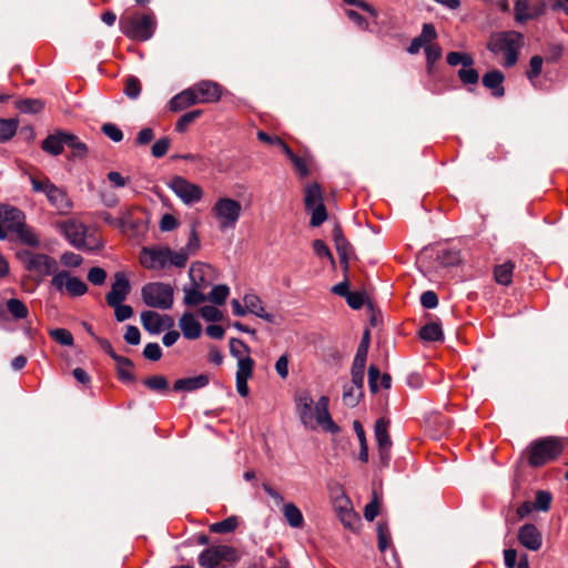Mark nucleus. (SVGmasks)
Returning a JSON list of instances; mask_svg holds the SVG:
<instances>
[{
  "instance_id": "obj_58",
  "label": "nucleus",
  "mask_w": 568,
  "mask_h": 568,
  "mask_svg": "<svg viewBox=\"0 0 568 568\" xmlns=\"http://www.w3.org/2000/svg\"><path fill=\"white\" fill-rule=\"evenodd\" d=\"M200 247V239L196 234L195 229H192L189 242L185 245V247H182L178 252H184L186 254V261L189 260L190 255L194 254Z\"/></svg>"
},
{
  "instance_id": "obj_34",
  "label": "nucleus",
  "mask_w": 568,
  "mask_h": 568,
  "mask_svg": "<svg viewBox=\"0 0 568 568\" xmlns=\"http://www.w3.org/2000/svg\"><path fill=\"white\" fill-rule=\"evenodd\" d=\"M276 143L282 148L285 155L291 160L296 172L303 178L306 176L308 174V166L305 159L296 155L282 139H276Z\"/></svg>"
},
{
  "instance_id": "obj_55",
  "label": "nucleus",
  "mask_w": 568,
  "mask_h": 568,
  "mask_svg": "<svg viewBox=\"0 0 568 568\" xmlns=\"http://www.w3.org/2000/svg\"><path fill=\"white\" fill-rule=\"evenodd\" d=\"M132 367H133V363L130 358H129V364L116 363V371H118L119 379L124 383L133 382L134 375L131 372Z\"/></svg>"
},
{
  "instance_id": "obj_40",
  "label": "nucleus",
  "mask_w": 568,
  "mask_h": 568,
  "mask_svg": "<svg viewBox=\"0 0 568 568\" xmlns=\"http://www.w3.org/2000/svg\"><path fill=\"white\" fill-rule=\"evenodd\" d=\"M419 337L427 342H438L443 339V331L439 324L429 323L419 331Z\"/></svg>"
},
{
  "instance_id": "obj_46",
  "label": "nucleus",
  "mask_w": 568,
  "mask_h": 568,
  "mask_svg": "<svg viewBox=\"0 0 568 568\" xmlns=\"http://www.w3.org/2000/svg\"><path fill=\"white\" fill-rule=\"evenodd\" d=\"M230 294V288L226 285H215L212 287L210 294L206 296V301H211L214 304L222 305L225 303Z\"/></svg>"
},
{
  "instance_id": "obj_10",
  "label": "nucleus",
  "mask_w": 568,
  "mask_h": 568,
  "mask_svg": "<svg viewBox=\"0 0 568 568\" xmlns=\"http://www.w3.org/2000/svg\"><path fill=\"white\" fill-rule=\"evenodd\" d=\"M59 227L69 243L78 250H94L99 247V243L88 241L87 226L78 220L70 219L59 224Z\"/></svg>"
},
{
  "instance_id": "obj_64",
  "label": "nucleus",
  "mask_w": 568,
  "mask_h": 568,
  "mask_svg": "<svg viewBox=\"0 0 568 568\" xmlns=\"http://www.w3.org/2000/svg\"><path fill=\"white\" fill-rule=\"evenodd\" d=\"M61 263L67 267H79L83 258L81 255L73 252H64L60 258Z\"/></svg>"
},
{
  "instance_id": "obj_19",
  "label": "nucleus",
  "mask_w": 568,
  "mask_h": 568,
  "mask_svg": "<svg viewBox=\"0 0 568 568\" xmlns=\"http://www.w3.org/2000/svg\"><path fill=\"white\" fill-rule=\"evenodd\" d=\"M24 222L26 215L21 210L0 204V225L7 233H14Z\"/></svg>"
},
{
  "instance_id": "obj_53",
  "label": "nucleus",
  "mask_w": 568,
  "mask_h": 568,
  "mask_svg": "<svg viewBox=\"0 0 568 568\" xmlns=\"http://www.w3.org/2000/svg\"><path fill=\"white\" fill-rule=\"evenodd\" d=\"M50 336L59 344L71 346L73 345V336L65 328H54L50 331Z\"/></svg>"
},
{
  "instance_id": "obj_59",
  "label": "nucleus",
  "mask_w": 568,
  "mask_h": 568,
  "mask_svg": "<svg viewBox=\"0 0 568 568\" xmlns=\"http://www.w3.org/2000/svg\"><path fill=\"white\" fill-rule=\"evenodd\" d=\"M542 58L534 55L529 61V70L527 71V78L534 82V80L540 74L542 68Z\"/></svg>"
},
{
  "instance_id": "obj_18",
  "label": "nucleus",
  "mask_w": 568,
  "mask_h": 568,
  "mask_svg": "<svg viewBox=\"0 0 568 568\" xmlns=\"http://www.w3.org/2000/svg\"><path fill=\"white\" fill-rule=\"evenodd\" d=\"M369 332L365 331L362 342L357 348L353 365H352V381L354 384L364 383V372L366 358L368 353Z\"/></svg>"
},
{
  "instance_id": "obj_63",
  "label": "nucleus",
  "mask_w": 568,
  "mask_h": 568,
  "mask_svg": "<svg viewBox=\"0 0 568 568\" xmlns=\"http://www.w3.org/2000/svg\"><path fill=\"white\" fill-rule=\"evenodd\" d=\"M101 130L113 142H120L123 139L122 131L113 123H104Z\"/></svg>"
},
{
  "instance_id": "obj_24",
  "label": "nucleus",
  "mask_w": 568,
  "mask_h": 568,
  "mask_svg": "<svg viewBox=\"0 0 568 568\" xmlns=\"http://www.w3.org/2000/svg\"><path fill=\"white\" fill-rule=\"evenodd\" d=\"M437 38V32L432 23H425L422 29V33L414 38L407 48L408 53L416 54L423 47L430 44L433 40Z\"/></svg>"
},
{
  "instance_id": "obj_38",
  "label": "nucleus",
  "mask_w": 568,
  "mask_h": 568,
  "mask_svg": "<svg viewBox=\"0 0 568 568\" xmlns=\"http://www.w3.org/2000/svg\"><path fill=\"white\" fill-rule=\"evenodd\" d=\"M203 288L194 286L192 284L183 287L184 292V304L187 306H195L206 301V295Z\"/></svg>"
},
{
  "instance_id": "obj_1",
  "label": "nucleus",
  "mask_w": 568,
  "mask_h": 568,
  "mask_svg": "<svg viewBox=\"0 0 568 568\" xmlns=\"http://www.w3.org/2000/svg\"><path fill=\"white\" fill-rule=\"evenodd\" d=\"M294 400L301 423L305 427L314 429L315 425H320L328 433H338L339 427L328 412L329 399L327 396H321L314 407L313 397L307 390L297 392Z\"/></svg>"
},
{
  "instance_id": "obj_42",
  "label": "nucleus",
  "mask_w": 568,
  "mask_h": 568,
  "mask_svg": "<svg viewBox=\"0 0 568 568\" xmlns=\"http://www.w3.org/2000/svg\"><path fill=\"white\" fill-rule=\"evenodd\" d=\"M446 61L450 67H457L459 64H462L463 67L474 65V59L467 52L452 51L447 53Z\"/></svg>"
},
{
  "instance_id": "obj_51",
  "label": "nucleus",
  "mask_w": 568,
  "mask_h": 568,
  "mask_svg": "<svg viewBox=\"0 0 568 568\" xmlns=\"http://www.w3.org/2000/svg\"><path fill=\"white\" fill-rule=\"evenodd\" d=\"M552 496L549 491L538 490L534 504L535 510L547 511L550 508Z\"/></svg>"
},
{
  "instance_id": "obj_30",
  "label": "nucleus",
  "mask_w": 568,
  "mask_h": 568,
  "mask_svg": "<svg viewBox=\"0 0 568 568\" xmlns=\"http://www.w3.org/2000/svg\"><path fill=\"white\" fill-rule=\"evenodd\" d=\"M333 239L335 243V248L341 260V264L344 265V270L348 268V256L351 254V245L346 237L343 235L342 229L339 226H335L333 230Z\"/></svg>"
},
{
  "instance_id": "obj_29",
  "label": "nucleus",
  "mask_w": 568,
  "mask_h": 568,
  "mask_svg": "<svg viewBox=\"0 0 568 568\" xmlns=\"http://www.w3.org/2000/svg\"><path fill=\"white\" fill-rule=\"evenodd\" d=\"M67 132L57 131L49 134L42 142V150L51 155H59L62 153L67 141Z\"/></svg>"
},
{
  "instance_id": "obj_56",
  "label": "nucleus",
  "mask_w": 568,
  "mask_h": 568,
  "mask_svg": "<svg viewBox=\"0 0 568 568\" xmlns=\"http://www.w3.org/2000/svg\"><path fill=\"white\" fill-rule=\"evenodd\" d=\"M426 63L435 64L442 58L443 51L438 43H430L425 47Z\"/></svg>"
},
{
  "instance_id": "obj_44",
  "label": "nucleus",
  "mask_w": 568,
  "mask_h": 568,
  "mask_svg": "<svg viewBox=\"0 0 568 568\" xmlns=\"http://www.w3.org/2000/svg\"><path fill=\"white\" fill-rule=\"evenodd\" d=\"M7 310L14 320H23L28 316L29 311L23 302L18 298L7 301Z\"/></svg>"
},
{
  "instance_id": "obj_8",
  "label": "nucleus",
  "mask_w": 568,
  "mask_h": 568,
  "mask_svg": "<svg viewBox=\"0 0 568 568\" xmlns=\"http://www.w3.org/2000/svg\"><path fill=\"white\" fill-rule=\"evenodd\" d=\"M242 214V205L231 197H220L212 206V215L220 231L232 230L236 226Z\"/></svg>"
},
{
  "instance_id": "obj_37",
  "label": "nucleus",
  "mask_w": 568,
  "mask_h": 568,
  "mask_svg": "<svg viewBox=\"0 0 568 568\" xmlns=\"http://www.w3.org/2000/svg\"><path fill=\"white\" fill-rule=\"evenodd\" d=\"M515 264L510 261L495 266L494 276L498 284L508 286L513 282Z\"/></svg>"
},
{
  "instance_id": "obj_47",
  "label": "nucleus",
  "mask_w": 568,
  "mask_h": 568,
  "mask_svg": "<svg viewBox=\"0 0 568 568\" xmlns=\"http://www.w3.org/2000/svg\"><path fill=\"white\" fill-rule=\"evenodd\" d=\"M65 138H67L65 144H67V146H69L72 150L73 156H75V158L85 156V154L88 152V148L83 142H81L78 139V136H75L74 134L68 133Z\"/></svg>"
},
{
  "instance_id": "obj_13",
  "label": "nucleus",
  "mask_w": 568,
  "mask_h": 568,
  "mask_svg": "<svg viewBox=\"0 0 568 568\" xmlns=\"http://www.w3.org/2000/svg\"><path fill=\"white\" fill-rule=\"evenodd\" d=\"M168 186L186 205L200 202L204 194L200 185L179 175L173 176Z\"/></svg>"
},
{
  "instance_id": "obj_22",
  "label": "nucleus",
  "mask_w": 568,
  "mask_h": 568,
  "mask_svg": "<svg viewBox=\"0 0 568 568\" xmlns=\"http://www.w3.org/2000/svg\"><path fill=\"white\" fill-rule=\"evenodd\" d=\"M212 267L205 263L195 262L189 270L190 284L206 290L211 284L210 274Z\"/></svg>"
},
{
  "instance_id": "obj_20",
  "label": "nucleus",
  "mask_w": 568,
  "mask_h": 568,
  "mask_svg": "<svg viewBox=\"0 0 568 568\" xmlns=\"http://www.w3.org/2000/svg\"><path fill=\"white\" fill-rule=\"evenodd\" d=\"M193 91L199 99V103H215L222 97V87L211 80H202L192 85Z\"/></svg>"
},
{
  "instance_id": "obj_4",
  "label": "nucleus",
  "mask_w": 568,
  "mask_h": 568,
  "mask_svg": "<svg viewBox=\"0 0 568 568\" xmlns=\"http://www.w3.org/2000/svg\"><path fill=\"white\" fill-rule=\"evenodd\" d=\"M523 39V34L517 31L497 32L490 36L487 49L494 54L503 53L504 65L509 68L515 65L518 60Z\"/></svg>"
},
{
  "instance_id": "obj_60",
  "label": "nucleus",
  "mask_w": 568,
  "mask_h": 568,
  "mask_svg": "<svg viewBox=\"0 0 568 568\" xmlns=\"http://www.w3.org/2000/svg\"><path fill=\"white\" fill-rule=\"evenodd\" d=\"M116 229H120L122 232L135 226L132 220V213L129 210L122 211L120 216L116 217Z\"/></svg>"
},
{
  "instance_id": "obj_62",
  "label": "nucleus",
  "mask_w": 568,
  "mask_h": 568,
  "mask_svg": "<svg viewBox=\"0 0 568 568\" xmlns=\"http://www.w3.org/2000/svg\"><path fill=\"white\" fill-rule=\"evenodd\" d=\"M201 316L207 322H219L222 318V312L215 306L205 305L200 310Z\"/></svg>"
},
{
  "instance_id": "obj_57",
  "label": "nucleus",
  "mask_w": 568,
  "mask_h": 568,
  "mask_svg": "<svg viewBox=\"0 0 568 568\" xmlns=\"http://www.w3.org/2000/svg\"><path fill=\"white\" fill-rule=\"evenodd\" d=\"M143 383L152 390H165L169 385L166 378L161 375H154L145 378Z\"/></svg>"
},
{
  "instance_id": "obj_35",
  "label": "nucleus",
  "mask_w": 568,
  "mask_h": 568,
  "mask_svg": "<svg viewBox=\"0 0 568 568\" xmlns=\"http://www.w3.org/2000/svg\"><path fill=\"white\" fill-rule=\"evenodd\" d=\"M283 516L292 528H301L304 524L302 511L293 503L284 504Z\"/></svg>"
},
{
  "instance_id": "obj_3",
  "label": "nucleus",
  "mask_w": 568,
  "mask_h": 568,
  "mask_svg": "<svg viewBox=\"0 0 568 568\" xmlns=\"http://www.w3.org/2000/svg\"><path fill=\"white\" fill-rule=\"evenodd\" d=\"M140 263L148 270H162L168 266L182 268L186 265V254L175 252L168 246L143 247Z\"/></svg>"
},
{
  "instance_id": "obj_45",
  "label": "nucleus",
  "mask_w": 568,
  "mask_h": 568,
  "mask_svg": "<svg viewBox=\"0 0 568 568\" xmlns=\"http://www.w3.org/2000/svg\"><path fill=\"white\" fill-rule=\"evenodd\" d=\"M237 527V518L234 516L227 517L224 520L214 523L210 526V531L214 534H227L235 530Z\"/></svg>"
},
{
  "instance_id": "obj_5",
  "label": "nucleus",
  "mask_w": 568,
  "mask_h": 568,
  "mask_svg": "<svg viewBox=\"0 0 568 568\" xmlns=\"http://www.w3.org/2000/svg\"><path fill=\"white\" fill-rule=\"evenodd\" d=\"M17 258L28 272L39 280L50 276L58 270V261L45 253L23 248L17 252Z\"/></svg>"
},
{
  "instance_id": "obj_15",
  "label": "nucleus",
  "mask_w": 568,
  "mask_h": 568,
  "mask_svg": "<svg viewBox=\"0 0 568 568\" xmlns=\"http://www.w3.org/2000/svg\"><path fill=\"white\" fill-rule=\"evenodd\" d=\"M389 422L385 418H378L375 423V437L378 445L379 460L383 466H387L390 460L392 440L388 434Z\"/></svg>"
},
{
  "instance_id": "obj_33",
  "label": "nucleus",
  "mask_w": 568,
  "mask_h": 568,
  "mask_svg": "<svg viewBox=\"0 0 568 568\" xmlns=\"http://www.w3.org/2000/svg\"><path fill=\"white\" fill-rule=\"evenodd\" d=\"M230 353L233 357L237 359V368L240 367V363L250 361L251 367H254V361L250 356L248 346L237 338L230 339Z\"/></svg>"
},
{
  "instance_id": "obj_12",
  "label": "nucleus",
  "mask_w": 568,
  "mask_h": 568,
  "mask_svg": "<svg viewBox=\"0 0 568 568\" xmlns=\"http://www.w3.org/2000/svg\"><path fill=\"white\" fill-rule=\"evenodd\" d=\"M236 551L226 545L212 546L204 549L199 556V564L203 568H222L224 562H235Z\"/></svg>"
},
{
  "instance_id": "obj_61",
  "label": "nucleus",
  "mask_w": 568,
  "mask_h": 568,
  "mask_svg": "<svg viewBox=\"0 0 568 568\" xmlns=\"http://www.w3.org/2000/svg\"><path fill=\"white\" fill-rule=\"evenodd\" d=\"M365 293L364 292H349L346 296V302L348 306L353 310H361L365 303Z\"/></svg>"
},
{
  "instance_id": "obj_6",
  "label": "nucleus",
  "mask_w": 568,
  "mask_h": 568,
  "mask_svg": "<svg viewBox=\"0 0 568 568\" xmlns=\"http://www.w3.org/2000/svg\"><path fill=\"white\" fill-rule=\"evenodd\" d=\"M30 182L32 190L37 193H43L50 203L59 214H69L72 210V201L68 196L67 192L53 184L48 178L39 179L31 175Z\"/></svg>"
},
{
  "instance_id": "obj_14",
  "label": "nucleus",
  "mask_w": 568,
  "mask_h": 568,
  "mask_svg": "<svg viewBox=\"0 0 568 568\" xmlns=\"http://www.w3.org/2000/svg\"><path fill=\"white\" fill-rule=\"evenodd\" d=\"M546 0H516L514 6L515 20L525 23L542 16L546 11Z\"/></svg>"
},
{
  "instance_id": "obj_17",
  "label": "nucleus",
  "mask_w": 568,
  "mask_h": 568,
  "mask_svg": "<svg viewBox=\"0 0 568 568\" xmlns=\"http://www.w3.org/2000/svg\"><path fill=\"white\" fill-rule=\"evenodd\" d=\"M131 291L130 282L123 272L114 274V282L111 285L110 292L106 294L105 300L109 306H118L122 303Z\"/></svg>"
},
{
  "instance_id": "obj_52",
  "label": "nucleus",
  "mask_w": 568,
  "mask_h": 568,
  "mask_svg": "<svg viewBox=\"0 0 568 568\" xmlns=\"http://www.w3.org/2000/svg\"><path fill=\"white\" fill-rule=\"evenodd\" d=\"M201 114H202L201 110H193V111L184 113L178 120V122L175 124V130L181 133L184 132L192 122H194L197 118L201 116Z\"/></svg>"
},
{
  "instance_id": "obj_2",
  "label": "nucleus",
  "mask_w": 568,
  "mask_h": 568,
  "mask_svg": "<svg viewBox=\"0 0 568 568\" xmlns=\"http://www.w3.org/2000/svg\"><path fill=\"white\" fill-rule=\"evenodd\" d=\"M120 31L134 41L150 40L156 29V20L152 12L122 16L119 20Z\"/></svg>"
},
{
  "instance_id": "obj_41",
  "label": "nucleus",
  "mask_w": 568,
  "mask_h": 568,
  "mask_svg": "<svg viewBox=\"0 0 568 568\" xmlns=\"http://www.w3.org/2000/svg\"><path fill=\"white\" fill-rule=\"evenodd\" d=\"M65 290L71 296L78 297L88 292V286L81 278L70 275L65 281Z\"/></svg>"
},
{
  "instance_id": "obj_26",
  "label": "nucleus",
  "mask_w": 568,
  "mask_h": 568,
  "mask_svg": "<svg viewBox=\"0 0 568 568\" xmlns=\"http://www.w3.org/2000/svg\"><path fill=\"white\" fill-rule=\"evenodd\" d=\"M505 77L499 70H491L484 74L481 81L483 85L491 91L496 98H501L505 94L503 87Z\"/></svg>"
},
{
  "instance_id": "obj_25",
  "label": "nucleus",
  "mask_w": 568,
  "mask_h": 568,
  "mask_svg": "<svg viewBox=\"0 0 568 568\" xmlns=\"http://www.w3.org/2000/svg\"><path fill=\"white\" fill-rule=\"evenodd\" d=\"M179 326L182 331V334L187 339H196L200 337L202 332V326L196 317L189 312H185L180 321Z\"/></svg>"
},
{
  "instance_id": "obj_49",
  "label": "nucleus",
  "mask_w": 568,
  "mask_h": 568,
  "mask_svg": "<svg viewBox=\"0 0 568 568\" xmlns=\"http://www.w3.org/2000/svg\"><path fill=\"white\" fill-rule=\"evenodd\" d=\"M18 109L22 113L36 114L43 109V102L39 99H24L18 103Z\"/></svg>"
},
{
  "instance_id": "obj_21",
  "label": "nucleus",
  "mask_w": 568,
  "mask_h": 568,
  "mask_svg": "<svg viewBox=\"0 0 568 568\" xmlns=\"http://www.w3.org/2000/svg\"><path fill=\"white\" fill-rule=\"evenodd\" d=\"M519 544L530 551H537L542 545V535L534 524H525L518 529Z\"/></svg>"
},
{
  "instance_id": "obj_28",
  "label": "nucleus",
  "mask_w": 568,
  "mask_h": 568,
  "mask_svg": "<svg viewBox=\"0 0 568 568\" xmlns=\"http://www.w3.org/2000/svg\"><path fill=\"white\" fill-rule=\"evenodd\" d=\"M209 384V377L205 374H201L193 377H185L175 381L173 389L175 392H193L205 387Z\"/></svg>"
},
{
  "instance_id": "obj_9",
  "label": "nucleus",
  "mask_w": 568,
  "mask_h": 568,
  "mask_svg": "<svg viewBox=\"0 0 568 568\" xmlns=\"http://www.w3.org/2000/svg\"><path fill=\"white\" fill-rule=\"evenodd\" d=\"M173 294V287L163 282L146 283L141 290L144 304L160 310H170L172 307Z\"/></svg>"
},
{
  "instance_id": "obj_23",
  "label": "nucleus",
  "mask_w": 568,
  "mask_h": 568,
  "mask_svg": "<svg viewBox=\"0 0 568 568\" xmlns=\"http://www.w3.org/2000/svg\"><path fill=\"white\" fill-rule=\"evenodd\" d=\"M335 508L338 515V518L343 523L345 527L353 528V521L356 520V515L354 514L351 501L348 497L341 489V495L336 496L335 499Z\"/></svg>"
},
{
  "instance_id": "obj_27",
  "label": "nucleus",
  "mask_w": 568,
  "mask_h": 568,
  "mask_svg": "<svg viewBox=\"0 0 568 568\" xmlns=\"http://www.w3.org/2000/svg\"><path fill=\"white\" fill-rule=\"evenodd\" d=\"M169 104L171 111L179 112L194 104H199V99H196L193 88L191 87L174 95Z\"/></svg>"
},
{
  "instance_id": "obj_39",
  "label": "nucleus",
  "mask_w": 568,
  "mask_h": 568,
  "mask_svg": "<svg viewBox=\"0 0 568 568\" xmlns=\"http://www.w3.org/2000/svg\"><path fill=\"white\" fill-rule=\"evenodd\" d=\"M13 234L18 236L20 242L23 244H27L29 246L37 247L40 245V239L39 235L36 233V231L26 224V222L21 225V227L18 229Z\"/></svg>"
},
{
  "instance_id": "obj_16",
  "label": "nucleus",
  "mask_w": 568,
  "mask_h": 568,
  "mask_svg": "<svg viewBox=\"0 0 568 568\" xmlns=\"http://www.w3.org/2000/svg\"><path fill=\"white\" fill-rule=\"evenodd\" d=\"M140 317L143 328L151 334H159L174 326L172 316L166 314L162 315L154 311H143Z\"/></svg>"
},
{
  "instance_id": "obj_50",
  "label": "nucleus",
  "mask_w": 568,
  "mask_h": 568,
  "mask_svg": "<svg viewBox=\"0 0 568 568\" xmlns=\"http://www.w3.org/2000/svg\"><path fill=\"white\" fill-rule=\"evenodd\" d=\"M438 260L444 266H455L460 262V255L457 250L447 248L438 254Z\"/></svg>"
},
{
  "instance_id": "obj_48",
  "label": "nucleus",
  "mask_w": 568,
  "mask_h": 568,
  "mask_svg": "<svg viewBox=\"0 0 568 568\" xmlns=\"http://www.w3.org/2000/svg\"><path fill=\"white\" fill-rule=\"evenodd\" d=\"M471 67H463L458 70L457 75L460 82L465 85L476 84L479 80V73Z\"/></svg>"
},
{
  "instance_id": "obj_43",
  "label": "nucleus",
  "mask_w": 568,
  "mask_h": 568,
  "mask_svg": "<svg viewBox=\"0 0 568 568\" xmlns=\"http://www.w3.org/2000/svg\"><path fill=\"white\" fill-rule=\"evenodd\" d=\"M18 121L14 119H0V143L9 141L17 132Z\"/></svg>"
},
{
  "instance_id": "obj_31",
  "label": "nucleus",
  "mask_w": 568,
  "mask_h": 568,
  "mask_svg": "<svg viewBox=\"0 0 568 568\" xmlns=\"http://www.w3.org/2000/svg\"><path fill=\"white\" fill-rule=\"evenodd\" d=\"M245 308L247 310V313H252L255 316L263 318L267 322H273V316L265 311V308L262 305L261 298L254 294V293H247L243 297Z\"/></svg>"
},
{
  "instance_id": "obj_7",
  "label": "nucleus",
  "mask_w": 568,
  "mask_h": 568,
  "mask_svg": "<svg viewBox=\"0 0 568 568\" xmlns=\"http://www.w3.org/2000/svg\"><path fill=\"white\" fill-rule=\"evenodd\" d=\"M564 446L559 438L544 437L534 440L528 448V463L532 467H540L556 459Z\"/></svg>"
},
{
  "instance_id": "obj_32",
  "label": "nucleus",
  "mask_w": 568,
  "mask_h": 568,
  "mask_svg": "<svg viewBox=\"0 0 568 568\" xmlns=\"http://www.w3.org/2000/svg\"><path fill=\"white\" fill-rule=\"evenodd\" d=\"M253 368L250 361H242L236 371V390L242 397H246L250 393L247 381L252 377Z\"/></svg>"
},
{
  "instance_id": "obj_11",
  "label": "nucleus",
  "mask_w": 568,
  "mask_h": 568,
  "mask_svg": "<svg viewBox=\"0 0 568 568\" xmlns=\"http://www.w3.org/2000/svg\"><path fill=\"white\" fill-rule=\"evenodd\" d=\"M305 209L312 212L311 225L320 226L327 219V212L323 202V192L318 183L308 184L304 195Z\"/></svg>"
},
{
  "instance_id": "obj_54",
  "label": "nucleus",
  "mask_w": 568,
  "mask_h": 568,
  "mask_svg": "<svg viewBox=\"0 0 568 568\" xmlns=\"http://www.w3.org/2000/svg\"><path fill=\"white\" fill-rule=\"evenodd\" d=\"M124 93L130 99H136L141 93V83L138 78L129 77L125 80Z\"/></svg>"
},
{
  "instance_id": "obj_36",
  "label": "nucleus",
  "mask_w": 568,
  "mask_h": 568,
  "mask_svg": "<svg viewBox=\"0 0 568 568\" xmlns=\"http://www.w3.org/2000/svg\"><path fill=\"white\" fill-rule=\"evenodd\" d=\"M363 386L364 383L354 384L353 382L344 386L343 402L346 406L355 407L358 404L359 398L363 395Z\"/></svg>"
}]
</instances>
